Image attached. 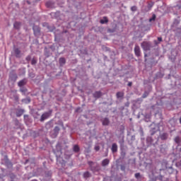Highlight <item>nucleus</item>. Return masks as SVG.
<instances>
[{
    "instance_id": "c9c22d12",
    "label": "nucleus",
    "mask_w": 181,
    "mask_h": 181,
    "mask_svg": "<svg viewBox=\"0 0 181 181\" xmlns=\"http://www.w3.org/2000/svg\"><path fill=\"white\" fill-rule=\"evenodd\" d=\"M29 59V57H27V60Z\"/></svg>"
},
{
    "instance_id": "bb28decb",
    "label": "nucleus",
    "mask_w": 181,
    "mask_h": 181,
    "mask_svg": "<svg viewBox=\"0 0 181 181\" xmlns=\"http://www.w3.org/2000/svg\"><path fill=\"white\" fill-rule=\"evenodd\" d=\"M50 6H51V3H50V1L47 2V3H46V7H47V8H50Z\"/></svg>"
},
{
    "instance_id": "ddd939ff",
    "label": "nucleus",
    "mask_w": 181,
    "mask_h": 181,
    "mask_svg": "<svg viewBox=\"0 0 181 181\" xmlns=\"http://www.w3.org/2000/svg\"><path fill=\"white\" fill-rule=\"evenodd\" d=\"M103 125H108L110 124V120L108 118H105L102 120Z\"/></svg>"
},
{
    "instance_id": "7c9ffc66",
    "label": "nucleus",
    "mask_w": 181,
    "mask_h": 181,
    "mask_svg": "<svg viewBox=\"0 0 181 181\" xmlns=\"http://www.w3.org/2000/svg\"><path fill=\"white\" fill-rule=\"evenodd\" d=\"M128 86L129 87H131V86H132V82H129Z\"/></svg>"
},
{
    "instance_id": "f704fd0d",
    "label": "nucleus",
    "mask_w": 181,
    "mask_h": 181,
    "mask_svg": "<svg viewBox=\"0 0 181 181\" xmlns=\"http://www.w3.org/2000/svg\"><path fill=\"white\" fill-rule=\"evenodd\" d=\"M76 111V112H77L78 111V109H77Z\"/></svg>"
},
{
    "instance_id": "dca6fc26",
    "label": "nucleus",
    "mask_w": 181,
    "mask_h": 181,
    "mask_svg": "<svg viewBox=\"0 0 181 181\" xmlns=\"http://www.w3.org/2000/svg\"><path fill=\"white\" fill-rule=\"evenodd\" d=\"M15 29H20L21 28V23L20 22H15L13 24Z\"/></svg>"
},
{
    "instance_id": "4468645a",
    "label": "nucleus",
    "mask_w": 181,
    "mask_h": 181,
    "mask_svg": "<svg viewBox=\"0 0 181 181\" xmlns=\"http://www.w3.org/2000/svg\"><path fill=\"white\" fill-rule=\"evenodd\" d=\"M153 180H160V181H162V180H163V175H160L156 177L155 178H153Z\"/></svg>"
},
{
    "instance_id": "20e7f679",
    "label": "nucleus",
    "mask_w": 181,
    "mask_h": 181,
    "mask_svg": "<svg viewBox=\"0 0 181 181\" xmlns=\"http://www.w3.org/2000/svg\"><path fill=\"white\" fill-rule=\"evenodd\" d=\"M134 53L137 57H139V56H141V48H139V46L138 45L135 46Z\"/></svg>"
},
{
    "instance_id": "72a5a7b5",
    "label": "nucleus",
    "mask_w": 181,
    "mask_h": 181,
    "mask_svg": "<svg viewBox=\"0 0 181 181\" xmlns=\"http://www.w3.org/2000/svg\"><path fill=\"white\" fill-rule=\"evenodd\" d=\"M180 124H181V117L180 118Z\"/></svg>"
},
{
    "instance_id": "f3484780",
    "label": "nucleus",
    "mask_w": 181,
    "mask_h": 181,
    "mask_svg": "<svg viewBox=\"0 0 181 181\" xmlns=\"http://www.w3.org/2000/svg\"><path fill=\"white\" fill-rule=\"evenodd\" d=\"M91 176V174H90V172L86 171L83 173V177L85 179H88V177H90Z\"/></svg>"
},
{
    "instance_id": "6ab92c4d",
    "label": "nucleus",
    "mask_w": 181,
    "mask_h": 181,
    "mask_svg": "<svg viewBox=\"0 0 181 181\" xmlns=\"http://www.w3.org/2000/svg\"><path fill=\"white\" fill-rule=\"evenodd\" d=\"M79 151H80V147H78L77 145L74 146V152H78Z\"/></svg>"
},
{
    "instance_id": "0eeeda50",
    "label": "nucleus",
    "mask_w": 181,
    "mask_h": 181,
    "mask_svg": "<svg viewBox=\"0 0 181 181\" xmlns=\"http://www.w3.org/2000/svg\"><path fill=\"white\" fill-rule=\"evenodd\" d=\"M111 151H112V153H115V152H117L118 151V146L117 145V144L114 143L112 145Z\"/></svg>"
},
{
    "instance_id": "cd10ccee",
    "label": "nucleus",
    "mask_w": 181,
    "mask_h": 181,
    "mask_svg": "<svg viewBox=\"0 0 181 181\" xmlns=\"http://www.w3.org/2000/svg\"><path fill=\"white\" fill-rule=\"evenodd\" d=\"M131 9L133 12H135V11H136V6H134L131 8Z\"/></svg>"
},
{
    "instance_id": "6e6552de",
    "label": "nucleus",
    "mask_w": 181,
    "mask_h": 181,
    "mask_svg": "<svg viewBox=\"0 0 181 181\" xmlns=\"http://www.w3.org/2000/svg\"><path fill=\"white\" fill-rule=\"evenodd\" d=\"M103 95V93L101 91H95L93 93L94 98H100Z\"/></svg>"
},
{
    "instance_id": "1a4fd4ad",
    "label": "nucleus",
    "mask_w": 181,
    "mask_h": 181,
    "mask_svg": "<svg viewBox=\"0 0 181 181\" xmlns=\"http://www.w3.org/2000/svg\"><path fill=\"white\" fill-rule=\"evenodd\" d=\"M9 78L11 81H16V80H18V76L16 74H13L10 75Z\"/></svg>"
},
{
    "instance_id": "393cba45",
    "label": "nucleus",
    "mask_w": 181,
    "mask_h": 181,
    "mask_svg": "<svg viewBox=\"0 0 181 181\" xmlns=\"http://www.w3.org/2000/svg\"><path fill=\"white\" fill-rule=\"evenodd\" d=\"M20 90L21 91V93H26V91H27V90H26L25 88H21L20 89Z\"/></svg>"
},
{
    "instance_id": "423d86ee",
    "label": "nucleus",
    "mask_w": 181,
    "mask_h": 181,
    "mask_svg": "<svg viewBox=\"0 0 181 181\" xmlns=\"http://www.w3.org/2000/svg\"><path fill=\"white\" fill-rule=\"evenodd\" d=\"M108 165H110V160L109 159L105 158L103 160H102L101 165L103 168H105V166H108Z\"/></svg>"
},
{
    "instance_id": "b1692460",
    "label": "nucleus",
    "mask_w": 181,
    "mask_h": 181,
    "mask_svg": "<svg viewBox=\"0 0 181 181\" xmlns=\"http://www.w3.org/2000/svg\"><path fill=\"white\" fill-rule=\"evenodd\" d=\"M166 138H168V135L166 134L161 135V139H166Z\"/></svg>"
},
{
    "instance_id": "f03ea898",
    "label": "nucleus",
    "mask_w": 181,
    "mask_h": 181,
    "mask_svg": "<svg viewBox=\"0 0 181 181\" xmlns=\"http://www.w3.org/2000/svg\"><path fill=\"white\" fill-rule=\"evenodd\" d=\"M52 113L51 112H45L41 116V118H40V121L41 122H43V121H45V119H47V118H49V117H50V115Z\"/></svg>"
},
{
    "instance_id": "7ed1b4c3",
    "label": "nucleus",
    "mask_w": 181,
    "mask_h": 181,
    "mask_svg": "<svg viewBox=\"0 0 181 181\" xmlns=\"http://www.w3.org/2000/svg\"><path fill=\"white\" fill-rule=\"evenodd\" d=\"M35 36H40V28L37 26L33 28Z\"/></svg>"
},
{
    "instance_id": "5701e85b",
    "label": "nucleus",
    "mask_w": 181,
    "mask_h": 181,
    "mask_svg": "<svg viewBox=\"0 0 181 181\" xmlns=\"http://www.w3.org/2000/svg\"><path fill=\"white\" fill-rule=\"evenodd\" d=\"M36 63H37V61L33 58L32 60H31V64H36Z\"/></svg>"
},
{
    "instance_id": "a878e982",
    "label": "nucleus",
    "mask_w": 181,
    "mask_h": 181,
    "mask_svg": "<svg viewBox=\"0 0 181 181\" xmlns=\"http://www.w3.org/2000/svg\"><path fill=\"white\" fill-rule=\"evenodd\" d=\"M94 149L96 151V152H98V151H100V146H95Z\"/></svg>"
},
{
    "instance_id": "c756f323",
    "label": "nucleus",
    "mask_w": 181,
    "mask_h": 181,
    "mask_svg": "<svg viewBox=\"0 0 181 181\" xmlns=\"http://www.w3.org/2000/svg\"><path fill=\"white\" fill-rule=\"evenodd\" d=\"M158 42H162V37H158Z\"/></svg>"
},
{
    "instance_id": "2f4dec72",
    "label": "nucleus",
    "mask_w": 181,
    "mask_h": 181,
    "mask_svg": "<svg viewBox=\"0 0 181 181\" xmlns=\"http://www.w3.org/2000/svg\"><path fill=\"white\" fill-rule=\"evenodd\" d=\"M142 98H146V95H143Z\"/></svg>"
},
{
    "instance_id": "f257e3e1",
    "label": "nucleus",
    "mask_w": 181,
    "mask_h": 181,
    "mask_svg": "<svg viewBox=\"0 0 181 181\" xmlns=\"http://www.w3.org/2000/svg\"><path fill=\"white\" fill-rule=\"evenodd\" d=\"M88 165H89L90 169L92 172H98L100 170V168H98V164L93 161H88Z\"/></svg>"
},
{
    "instance_id": "39448f33",
    "label": "nucleus",
    "mask_w": 181,
    "mask_h": 181,
    "mask_svg": "<svg viewBox=\"0 0 181 181\" xmlns=\"http://www.w3.org/2000/svg\"><path fill=\"white\" fill-rule=\"evenodd\" d=\"M28 83V80L26 78L22 79L18 83V87H23Z\"/></svg>"
},
{
    "instance_id": "e433bc0d",
    "label": "nucleus",
    "mask_w": 181,
    "mask_h": 181,
    "mask_svg": "<svg viewBox=\"0 0 181 181\" xmlns=\"http://www.w3.org/2000/svg\"><path fill=\"white\" fill-rule=\"evenodd\" d=\"M145 57H146V54H145Z\"/></svg>"
},
{
    "instance_id": "9d476101",
    "label": "nucleus",
    "mask_w": 181,
    "mask_h": 181,
    "mask_svg": "<svg viewBox=\"0 0 181 181\" xmlns=\"http://www.w3.org/2000/svg\"><path fill=\"white\" fill-rule=\"evenodd\" d=\"M14 53L16 54V57H21V50L18 48H16L14 49Z\"/></svg>"
},
{
    "instance_id": "f8f14e48",
    "label": "nucleus",
    "mask_w": 181,
    "mask_h": 181,
    "mask_svg": "<svg viewBox=\"0 0 181 181\" xmlns=\"http://www.w3.org/2000/svg\"><path fill=\"white\" fill-rule=\"evenodd\" d=\"M59 64L60 66H63L64 64H66V59L64 57L59 58Z\"/></svg>"
},
{
    "instance_id": "412c9836",
    "label": "nucleus",
    "mask_w": 181,
    "mask_h": 181,
    "mask_svg": "<svg viewBox=\"0 0 181 181\" xmlns=\"http://www.w3.org/2000/svg\"><path fill=\"white\" fill-rule=\"evenodd\" d=\"M156 19V16L153 14L152 18L149 19V22H152V21H155Z\"/></svg>"
},
{
    "instance_id": "aec40b11",
    "label": "nucleus",
    "mask_w": 181,
    "mask_h": 181,
    "mask_svg": "<svg viewBox=\"0 0 181 181\" xmlns=\"http://www.w3.org/2000/svg\"><path fill=\"white\" fill-rule=\"evenodd\" d=\"M175 142H176V144H180V138L179 136H176L175 138Z\"/></svg>"
},
{
    "instance_id": "9b49d317",
    "label": "nucleus",
    "mask_w": 181,
    "mask_h": 181,
    "mask_svg": "<svg viewBox=\"0 0 181 181\" xmlns=\"http://www.w3.org/2000/svg\"><path fill=\"white\" fill-rule=\"evenodd\" d=\"M100 23H101V25L108 23V18L107 17H103V19L100 21Z\"/></svg>"
},
{
    "instance_id": "2eb2a0df",
    "label": "nucleus",
    "mask_w": 181,
    "mask_h": 181,
    "mask_svg": "<svg viewBox=\"0 0 181 181\" xmlns=\"http://www.w3.org/2000/svg\"><path fill=\"white\" fill-rule=\"evenodd\" d=\"M60 131V128L59 127H55L54 129V132L55 134V136H57L59 134V132Z\"/></svg>"
},
{
    "instance_id": "473e14b6",
    "label": "nucleus",
    "mask_w": 181,
    "mask_h": 181,
    "mask_svg": "<svg viewBox=\"0 0 181 181\" xmlns=\"http://www.w3.org/2000/svg\"><path fill=\"white\" fill-rule=\"evenodd\" d=\"M18 98H18V96L16 97V100H18Z\"/></svg>"
},
{
    "instance_id": "a211bd4d",
    "label": "nucleus",
    "mask_w": 181,
    "mask_h": 181,
    "mask_svg": "<svg viewBox=\"0 0 181 181\" xmlns=\"http://www.w3.org/2000/svg\"><path fill=\"white\" fill-rule=\"evenodd\" d=\"M117 98H122L124 97V93L122 92H117L116 94Z\"/></svg>"
},
{
    "instance_id": "c85d7f7f",
    "label": "nucleus",
    "mask_w": 181,
    "mask_h": 181,
    "mask_svg": "<svg viewBox=\"0 0 181 181\" xmlns=\"http://www.w3.org/2000/svg\"><path fill=\"white\" fill-rule=\"evenodd\" d=\"M148 9H151L152 8V6H153V3L151 4H148Z\"/></svg>"
},
{
    "instance_id": "4be33fe9",
    "label": "nucleus",
    "mask_w": 181,
    "mask_h": 181,
    "mask_svg": "<svg viewBox=\"0 0 181 181\" xmlns=\"http://www.w3.org/2000/svg\"><path fill=\"white\" fill-rule=\"evenodd\" d=\"M136 179H139V177H141V173H136L135 175H134Z\"/></svg>"
}]
</instances>
